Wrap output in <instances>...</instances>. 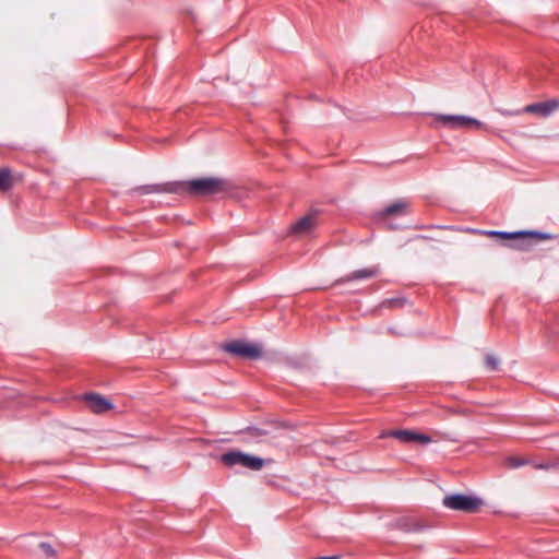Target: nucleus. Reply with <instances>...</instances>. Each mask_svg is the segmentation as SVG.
Returning <instances> with one entry per match:
<instances>
[{
  "label": "nucleus",
  "mask_w": 559,
  "mask_h": 559,
  "mask_svg": "<svg viewBox=\"0 0 559 559\" xmlns=\"http://www.w3.org/2000/svg\"><path fill=\"white\" fill-rule=\"evenodd\" d=\"M499 112L503 116H513V115H519L520 112H523V111L522 110L510 111L507 109H500Z\"/></svg>",
  "instance_id": "nucleus-18"
},
{
  "label": "nucleus",
  "mask_w": 559,
  "mask_h": 559,
  "mask_svg": "<svg viewBox=\"0 0 559 559\" xmlns=\"http://www.w3.org/2000/svg\"><path fill=\"white\" fill-rule=\"evenodd\" d=\"M13 185L11 171L8 168H0V191L9 190Z\"/></svg>",
  "instance_id": "nucleus-13"
},
{
  "label": "nucleus",
  "mask_w": 559,
  "mask_h": 559,
  "mask_svg": "<svg viewBox=\"0 0 559 559\" xmlns=\"http://www.w3.org/2000/svg\"><path fill=\"white\" fill-rule=\"evenodd\" d=\"M88 407L94 413H104L111 408V404L104 397L97 394H87L85 396Z\"/></svg>",
  "instance_id": "nucleus-10"
},
{
  "label": "nucleus",
  "mask_w": 559,
  "mask_h": 559,
  "mask_svg": "<svg viewBox=\"0 0 559 559\" xmlns=\"http://www.w3.org/2000/svg\"><path fill=\"white\" fill-rule=\"evenodd\" d=\"M559 103L556 100L535 103L526 106L522 109L523 112L537 114L543 117L549 116L557 107Z\"/></svg>",
  "instance_id": "nucleus-8"
},
{
  "label": "nucleus",
  "mask_w": 559,
  "mask_h": 559,
  "mask_svg": "<svg viewBox=\"0 0 559 559\" xmlns=\"http://www.w3.org/2000/svg\"><path fill=\"white\" fill-rule=\"evenodd\" d=\"M402 304H403V299H401V298L389 299L384 302V305H388V307H397V306H401Z\"/></svg>",
  "instance_id": "nucleus-17"
},
{
  "label": "nucleus",
  "mask_w": 559,
  "mask_h": 559,
  "mask_svg": "<svg viewBox=\"0 0 559 559\" xmlns=\"http://www.w3.org/2000/svg\"><path fill=\"white\" fill-rule=\"evenodd\" d=\"M226 190V182L215 177L189 180L181 183L148 185L138 189L141 194L187 191L194 195H214Z\"/></svg>",
  "instance_id": "nucleus-1"
},
{
  "label": "nucleus",
  "mask_w": 559,
  "mask_h": 559,
  "mask_svg": "<svg viewBox=\"0 0 559 559\" xmlns=\"http://www.w3.org/2000/svg\"><path fill=\"white\" fill-rule=\"evenodd\" d=\"M435 121L451 129L478 130L484 127L481 121L464 115H435Z\"/></svg>",
  "instance_id": "nucleus-4"
},
{
  "label": "nucleus",
  "mask_w": 559,
  "mask_h": 559,
  "mask_svg": "<svg viewBox=\"0 0 559 559\" xmlns=\"http://www.w3.org/2000/svg\"><path fill=\"white\" fill-rule=\"evenodd\" d=\"M393 437L399 439L402 442L411 443H429L431 442V438L425 433L415 432L412 430H392V431H383L380 435V438Z\"/></svg>",
  "instance_id": "nucleus-6"
},
{
  "label": "nucleus",
  "mask_w": 559,
  "mask_h": 559,
  "mask_svg": "<svg viewBox=\"0 0 559 559\" xmlns=\"http://www.w3.org/2000/svg\"><path fill=\"white\" fill-rule=\"evenodd\" d=\"M38 548L43 551L46 557H52L55 555V550L48 543H39Z\"/></svg>",
  "instance_id": "nucleus-16"
},
{
  "label": "nucleus",
  "mask_w": 559,
  "mask_h": 559,
  "mask_svg": "<svg viewBox=\"0 0 559 559\" xmlns=\"http://www.w3.org/2000/svg\"><path fill=\"white\" fill-rule=\"evenodd\" d=\"M223 349L243 358H258L261 355V349L258 345L241 341L227 343L223 346Z\"/></svg>",
  "instance_id": "nucleus-5"
},
{
  "label": "nucleus",
  "mask_w": 559,
  "mask_h": 559,
  "mask_svg": "<svg viewBox=\"0 0 559 559\" xmlns=\"http://www.w3.org/2000/svg\"><path fill=\"white\" fill-rule=\"evenodd\" d=\"M406 207H407V203L405 201H397L391 205H389L388 207H385L382 212H381V216L383 218H386L391 215H401V214H404L405 211H406Z\"/></svg>",
  "instance_id": "nucleus-11"
},
{
  "label": "nucleus",
  "mask_w": 559,
  "mask_h": 559,
  "mask_svg": "<svg viewBox=\"0 0 559 559\" xmlns=\"http://www.w3.org/2000/svg\"><path fill=\"white\" fill-rule=\"evenodd\" d=\"M443 506L455 511L473 513L483 506V500L467 495H450L443 498Z\"/></svg>",
  "instance_id": "nucleus-2"
},
{
  "label": "nucleus",
  "mask_w": 559,
  "mask_h": 559,
  "mask_svg": "<svg viewBox=\"0 0 559 559\" xmlns=\"http://www.w3.org/2000/svg\"><path fill=\"white\" fill-rule=\"evenodd\" d=\"M221 461L227 466L241 465L252 471H260L264 462L261 457L242 453L240 451H230L221 456Z\"/></svg>",
  "instance_id": "nucleus-3"
},
{
  "label": "nucleus",
  "mask_w": 559,
  "mask_h": 559,
  "mask_svg": "<svg viewBox=\"0 0 559 559\" xmlns=\"http://www.w3.org/2000/svg\"><path fill=\"white\" fill-rule=\"evenodd\" d=\"M318 211H312L308 215L297 221L290 228V231L298 236H306L310 234L318 225Z\"/></svg>",
  "instance_id": "nucleus-7"
},
{
  "label": "nucleus",
  "mask_w": 559,
  "mask_h": 559,
  "mask_svg": "<svg viewBox=\"0 0 559 559\" xmlns=\"http://www.w3.org/2000/svg\"><path fill=\"white\" fill-rule=\"evenodd\" d=\"M527 464V461L522 457L508 456L504 460V465L509 468H518Z\"/></svg>",
  "instance_id": "nucleus-14"
},
{
  "label": "nucleus",
  "mask_w": 559,
  "mask_h": 559,
  "mask_svg": "<svg viewBox=\"0 0 559 559\" xmlns=\"http://www.w3.org/2000/svg\"><path fill=\"white\" fill-rule=\"evenodd\" d=\"M484 234H486L489 237H500L503 239H516V238H522L525 236H535V237H538L539 239L549 238V235L533 233V231L508 233V231L488 230V231H484Z\"/></svg>",
  "instance_id": "nucleus-9"
},
{
  "label": "nucleus",
  "mask_w": 559,
  "mask_h": 559,
  "mask_svg": "<svg viewBox=\"0 0 559 559\" xmlns=\"http://www.w3.org/2000/svg\"><path fill=\"white\" fill-rule=\"evenodd\" d=\"M378 274L377 267H368L358 270L350 275L346 276L345 281H354V280H362V278H370Z\"/></svg>",
  "instance_id": "nucleus-12"
},
{
  "label": "nucleus",
  "mask_w": 559,
  "mask_h": 559,
  "mask_svg": "<svg viewBox=\"0 0 559 559\" xmlns=\"http://www.w3.org/2000/svg\"><path fill=\"white\" fill-rule=\"evenodd\" d=\"M485 364L489 370L495 371L498 369L500 361L496 356L487 355L486 359H485Z\"/></svg>",
  "instance_id": "nucleus-15"
},
{
  "label": "nucleus",
  "mask_w": 559,
  "mask_h": 559,
  "mask_svg": "<svg viewBox=\"0 0 559 559\" xmlns=\"http://www.w3.org/2000/svg\"><path fill=\"white\" fill-rule=\"evenodd\" d=\"M420 528L419 525H416V527H414V531H418Z\"/></svg>",
  "instance_id": "nucleus-19"
}]
</instances>
